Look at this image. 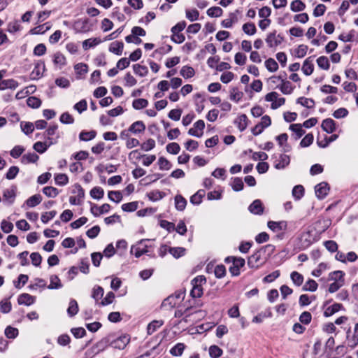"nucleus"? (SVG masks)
<instances>
[{"mask_svg":"<svg viewBox=\"0 0 358 358\" xmlns=\"http://www.w3.org/2000/svg\"><path fill=\"white\" fill-rule=\"evenodd\" d=\"M206 282V279L203 275H198L192 280L191 284L192 285V289L190 294L193 298H198L202 296V285Z\"/></svg>","mask_w":358,"mask_h":358,"instance_id":"1","label":"nucleus"},{"mask_svg":"<svg viewBox=\"0 0 358 358\" xmlns=\"http://www.w3.org/2000/svg\"><path fill=\"white\" fill-rule=\"evenodd\" d=\"M73 28L76 33H87L92 30V24L87 18H81L75 21Z\"/></svg>","mask_w":358,"mask_h":358,"instance_id":"2","label":"nucleus"},{"mask_svg":"<svg viewBox=\"0 0 358 358\" xmlns=\"http://www.w3.org/2000/svg\"><path fill=\"white\" fill-rule=\"evenodd\" d=\"M262 253L264 251L259 250L248 258V264L250 268H258L265 263L266 259L262 257Z\"/></svg>","mask_w":358,"mask_h":358,"instance_id":"3","label":"nucleus"},{"mask_svg":"<svg viewBox=\"0 0 358 358\" xmlns=\"http://www.w3.org/2000/svg\"><path fill=\"white\" fill-rule=\"evenodd\" d=\"M130 342V336L128 334H124L116 339L110 341V346L118 350H123Z\"/></svg>","mask_w":358,"mask_h":358,"instance_id":"4","label":"nucleus"},{"mask_svg":"<svg viewBox=\"0 0 358 358\" xmlns=\"http://www.w3.org/2000/svg\"><path fill=\"white\" fill-rule=\"evenodd\" d=\"M282 41L283 38L280 34H277L276 31L269 33L266 38L268 46L271 48L280 45Z\"/></svg>","mask_w":358,"mask_h":358,"instance_id":"5","label":"nucleus"},{"mask_svg":"<svg viewBox=\"0 0 358 358\" xmlns=\"http://www.w3.org/2000/svg\"><path fill=\"white\" fill-rule=\"evenodd\" d=\"M205 128V122L202 120L196 121L194 124V127L190 128L188 134L196 137H201L203 135V131Z\"/></svg>","mask_w":358,"mask_h":358,"instance_id":"6","label":"nucleus"},{"mask_svg":"<svg viewBox=\"0 0 358 358\" xmlns=\"http://www.w3.org/2000/svg\"><path fill=\"white\" fill-rule=\"evenodd\" d=\"M45 71V64L44 62L39 61L36 64L35 66L30 74V78L32 80L39 79L42 76Z\"/></svg>","mask_w":358,"mask_h":358,"instance_id":"7","label":"nucleus"},{"mask_svg":"<svg viewBox=\"0 0 358 358\" xmlns=\"http://www.w3.org/2000/svg\"><path fill=\"white\" fill-rule=\"evenodd\" d=\"M315 190L317 197L322 199L327 195L329 188L327 183L322 182L315 186Z\"/></svg>","mask_w":358,"mask_h":358,"instance_id":"8","label":"nucleus"},{"mask_svg":"<svg viewBox=\"0 0 358 358\" xmlns=\"http://www.w3.org/2000/svg\"><path fill=\"white\" fill-rule=\"evenodd\" d=\"M268 227L274 232H279L285 231L287 228V223L286 221H269L268 222Z\"/></svg>","mask_w":358,"mask_h":358,"instance_id":"9","label":"nucleus"},{"mask_svg":"<svg viewBox=\"0 0 358 358\" xmlns=\"http://www.w3.org/2000/svg\"><path fill=\"white\" fill-rule=\"evenodd\" d=\"M301 70L306 76H310L313 73L314 71V64L312 57H309L305 59Z\"/></svg>","mask_w":358,"mask_h":358,"instance_id":"10","label":"nucleus"},{"mask_svg":"<svg viewBox=\"0 0 358 358\" xmlns=\"http://www.w3.org/2000/svg\"><path fill=\"white\" fill-rule=\"evenodd\" d=\"M248 210L251 213L255 215H261L263 213L264 208L260 200H255L248 207Z\"/></svg>","mask_w":358,"mask_h":358,"instance_id":"11","label":"nucleus"},{"mask_svg":"<svg viewBox=\"0 0 358 358\" xmlns=\"http://www.w3.org/2000/svg\"><path fill=\"white\" fill-rule=\"evenodd\" d=\"M144 242V240H141L136 246H132L131 249V252L134 253L135 257L138 258L143 254L148 252V246L144 245L143 247H141Z\"/></svg>","mask_w":358,"mask_h":358,"instance_id":"12","label":"nucleus"},{"mask_svg":"<svg viewBox=\"0 0 358 358\" xmlns=\"http://www.w3.org/2000/svg\"><path fill=\"white\" fill-rule=\"evenodd\" d=\"M128 130L131 133L136 135L144 132L145 130V125L142 121H136L129 127Z\"/></svg>","mask_w":358,"mask_h":358,"instance_id":"13","label":"nucleus"},{"mask_svg":"<svg viewBox=\"0 0 358 358\" xmlns=\"http://www.w3.org/2000/svg\"><path fill=\"white\" fill-rule=\"evenodd\" d=\"M110 206L109 204L108 203H104L103 204L102 206L98 207L96 205H93L92 207H91V213L94 215V216H98L100 214H103V213H108L109 210H110Z\"/></svg>","mask_w":358,"mask_h":358,"instance_id":"14","label":"nucleus"},{"mask_svg":"<svg viewBox=\"0 0 358 358\" xmlns=\"http://www.w3.org/2000/svg\"><path fill=\"white\" fill-rule=\"evenodd\" d=\"M322 128L327 133L331 134L336 129L335 122L331 118L325 119L322 123Z\"/></svg>","mask_w":358,"mask_h":358,"instance_id":"15","label":"nucleus"},{"mask_svg":"<svg viewBox=\"0 0 358 358\" xmlns=\"http://www.w3.org/2000/svg\"><path fill=\"white\" fill-rule=\"evenodd\" d=\"M124 48V43L121 41H115L110 43L109 51L117 55H121Z\"/></svg>","mask_w":358,"mask_h":358,"instance_id":"16","label":"nucleus"},{"mask_svg":"<svg viewBox=\"0 0 358 358\" xmlns=\"http://www.w3.org/2000/svg\"><path fill=\"white\" fill-rule=\"evenodd\" d=\"M234 123L241 131H244L248 126V117L246 115L242 114L239 115L236 119Z\"/></svg>","mask_w":358,"mask_h":358,"instance_id":"17","label":"nucleus"},{"mask_svg":"<svg viewBox=\"0 0 358 358\" xmlns=\"http://www.w3.org/2000/svg\"><path fill=\"white\" fill-rule=\"evenodd\" d=\"M35 298L29 294H22L19 296L17 302L19 304H24L26 306H30L34 303Z\"/></svg>","mask_w":358,"mask_h":358,"instance_id":"18","label":"nucleus"},{"mask_svg":"<svg viewBox=\"0 0 358 358\" xmlns=\"http://www.w3.org/2000/svg\"><path fill=\"white\" fill-rule=\"evenodd\" d=\"M164 324L163 320H153L148 324L147 327V333L148 335H152L155 332L159 327Z\"/></svg>","mask_w":358,"mask_h":358,"instance_id":"19","label":"nucleus"},{"mask_svg":"<svg viewBox=\"0 0 358 358\" xmlns=\"http://www.w3.org/2000/svg\"><path fill=\"white\" fill-rule=\"evenodd\" d=\"M18 87V83L13 79L4 80L0 82V90L13 89Z\"/></svg>","mask_w":358,"mask_h":358,"instance_id":"20","label":"nucleus"},{"mask_svg":"<svg viewBox=\"0 0 358 358\" xmlns=\"http://www.w3.org/2000/svg\"><path fill=\"white\" fill-rule=\"evenodd\" d=\"M279 88L281 92L284 94H290L294 90V87L292 83L289 81L285 80L284 79L281 80V84Z\"/></svg>","mask_w":358,"mask_h":358,"instance_id":"21","label":"nucleus"},{"mask_svg":"<svg viewBox=\"0 0 358 358\" xmlns=\"http://www.w3.org/2000/svg\"><path fill=\"white\" fill-rule=\"evenodd\" d=\"M344 275L345 273L341 271H336L331 272L329 275V280L334 282H341L344 283Z\"/></svg>","mask_w":358,"mask_h":358,"instance_id":"22","label":"nucleus"},{"mask_svg":"<svg viewBox=\"0 0 358 358\" xmlns=\"http://www.w3.org/2000/svg\"><path fill=\"white\" fill-rule=\"evenodd\" d=\"M42 201V196L40 194H34L26 201V205L28 207L33 208L38 205Z\"/></svg>","mask_w":358,"mask_h":358,"instance_id":"23","label":"nucleus"},{"mask_svg":"<svg viewBox=\"0 0 358 358\" xmlns=\"http://www.w3.org/2000/svg\"><path fill=\"white\" fill-rule=\"evenodd\" d=\"M289 157L287 155H280L279 161L275 164V167L278 169H284L289 164Z\"/></svg>","mask_w":358,"mask_h":358,"instance_id":"24","label":"nucleus"},{"mask_svg":"<svg viewBox=\"0 0 358 358\" xmlns=\"http://www.w3.org/2000/svg\"><path fill=\"white\" fill-rule=\"evenodd\" d=\"M99 352L105 350L110 345V338L106 337L94 345Z\"/></svg>","mask_w":358,"mask_h":358,"instance_id":"25","label":"nucleus"},{"mask_svg":"<svg viewBox=\"0 0 358 358\" xmlns=\"http://www.w3.org/2000/svg\"><path fill=\"white\" fill-rule=\"evenodd\" d=\"M53 62L61 69L66 64V57L61 52H56L54 55Z\"/></svg>","mask_w":358,"mask_h":358,"instance_id":"26","label":"nucleus"},{"mask_svg":"<svg viewBox=\"0 0 358 358\" xmlns=\"http://www.w3.org/2000/svg\"><path fill=\"white\" fill-rule=\"evenodd\" d=\"M101 43V40L98 38H92L85 40L83 42V48L84 50H87L90 48L94 47Z\"/></svg>","mask_w":358,"mask_h":358,"instance_id":"27","label":"nucleus"},{"mask_svg":"<svg viewBox=\"0 0 358 358\" xmlns=\"http://www.w3.org/2000/svg\"><path fill=\"white\" fill-rule=\"evenodd\" d=\"M264 64L266 69L271 73L275 72L278 69V64L273 58L266 59Z\"/></svg>","mask_w":358,"mask_h":358,"instance_id":"28","label":"nucleus"},{"mask_svg":"<svg viewBox=\"0 0 358 358\" xmlns=\"http://www.w3.org/2000/svg\"><path fill=\"white\" fill-rule=\"evenodd\" d=\"M51 27V25L49 23H45L42 25L37 26L34 29H31L30 32L32 34H43L48 30H49Z\"/></svg>","mask_w":358,"mask_h":358,"instance_id":"29","label":"nucleus"},{"mask_svg":"<svg viewBox=\"0 0 358 358\" xmlns=\"http://www.w3.org/2000/svg\"><path fill=\"white\" fill-rule=\"evenodd\" d=\"M185 348V345L184 343H179L174 345L171 350L170 353L173 356H181L183 353V351Z\"/></svg>","mask_w":358,"mask_h":358,"instance_id":"30","label":"nucleus"},{"mask_svg":"<svg viewBox=\"0 0 358 358\" xmlns=\"http://www.w3.org/2000/svg\"><path fill=\"white\" fill-rule=\"evenodd\" d=\"M302 127L301 124H292L289 126V129L296 134V139L301 138L305 134Z\"/></svg>","mask_w":358,"mask_h":358,"instance_id":"31","label":"nucleus"},{"mask_svg":"<svg viewBox=\"0 0 358 358\" xmlns=\"http://www.w3.org/2000/svg\"><path fill=\"white\" fill-rule=\"evenodd\" d=\"M296 103L307 108H313L315 106V101L312 99L299 97L296 100Z\"/></svg>","mask_w":358,"mask_h":358,"instance_id":"32","label":"nucleus"},{"mask_svg":"<svg viewBox=\"0 0 358 358\" xmlns=\"http://www.w3.org/2000/svg\"><path fill=\"white\" fill-rule=\"evenodd\" d=\"M180 75L187 79L193 77L194 76L195 71L194 69L189 66H184L180 72Z\"/></svg>","mask_w":358,"mask_h":358,"instance_id":"33","label":"nucleus"},{"mask_svg":"<svg viewBox=\"0 0 358 358\" xmlns=\"http://www.w3.org/2000/svg\"><path fill=\"white\" fill-rule=\"evenodd\" d=\"M343 306L341 303H334L333 305L329 306L324 311V315L326 317H329L336 312L339 311Z\"/></svg>","mask_w":358,"mask_h":358,"instance_id":"34","label":"nucleus"},{"mask_svg":"<svg viewBox=\"0 0 358 358\" xmlns=\"http://www.w3.org/2000/svg\"><path fill=\"white\" fill-rule=\"evenodd\" d=\"M133 69L134 73L141 77L145 76L148 73V69L145 66H142L138 64L133 65Z\"/></svg>","mask_w":358,"mask_h":358,"instance_id":"35","label":"nucleus"},{"mask_svg":"<svg viewBox=\"0 0 358 358\" xmlns=\"http://www.w3.org/2000/svg\"><path fill=\"white\" fill-rule=\"evenodd\" d=\"M223 353L222 350L217 345H213L209 348V356L211 358H219Z\"/></svg>","mask_w":358,"mask_h":358,"instance_id":"36","label":"nucleus"},{"mask_svg":"<svg viewBox=\"0 0 358 358\" xmlns=\"http://www.w3.org/2000/svg\"><path fill=\"white\" fill-rule=\"evenodd\" d=\"M90 196L94 199L96 200H99L101 198H103L104 194L103 189L100 187H93L90 192Z\"/></svg>","mask_w":358,"mask_h":358,"instance_id":"37","label":"nucleus"},{"mask_svg":"<svg viewBox=\"0 0 358 358\" xmlns=\"http://www.w3.org/2000/svg\"><path fill=\"white\" fill-rule=\"evenodd\" d=\"M306 5L301 0H294L290 4V9L293 12H299L305 9Z\"/></svg>","mask_w":358,"mask_h":358,"instance_id":"38","label":"nucleus"},{"mask_svg":"<svg viewBox=\"0 0 358 358\" xmlns=\"http://www.w3.org/2000/svg\"><path fill=\"white\" fill-rule=\"evenodd\" d=\"M176 208L178 210H183L187 205V201L181 195H177L175 197Z\"/></svg>","mask_w":358,"mask_h":358,"instance_id":"39","label":"nucleus"},{"mask_svg":"<svg viewBox=\"0 0 358 358\" xmlns=\"http://www.w3.org/2000/svg\"><path fill=\"white\" fill-rule=\"evenodd\" d=\"M38 159V156L34 153H27L22 157V162L23 164L34 163Z\"/></svg>","mask_w":358,"mask_h":358,"instance_id":"40","label":"nucleus"},{"mask_svg":"<svg viewBox=\"0 0 358 358\" xmlns=\"http://www.w3.org/2000/svg\"><path fill=\"white\" fill-rule=\"evenodd\" d=\"M50 280V283L48 287V289H59L62 287L60 280L57 275H51Z\"/></svg>","mask_w":358,"mask_h":358,"instance_id":"41","label":"nucleus"},{"mask_svg":"<svg viewBox=\"0 0 358 358\" xmlns=\"http://www.w3.org/2000/svg\"><path fill=\"white\" fill-rule=\"evenodd\" d=\"M185 15L189 21L194 22L199 19V13L196 8L187 9L185 10Z\"/></svg>","mask_w":358,"mask_h":358,"instance_id":"42","label":"nucleus"},{"mask_svg":"<svg viewBox=\"0 0 358 358\" xmlns=\"http://www.w3.org/2000/svg\"><path fill=\"white\" fill-rule=\"evenodd\" d=\"M207 15L211 17H218L222 15L223 10L220 7L213 6L208 9Z\"/></svg>","mask_w":358,"mask_h":358,"instance_id":"43","label":"nucleus"},{"mask_svg":"<svg viewBox=\"0 0 358 358\" xmlns=\"http://www.w3.org/2000/svg\"><path fill=\"white\" fill-rule=\"evenodd\" d=\"M243 31L245 34L252 36L256 33L257 29L254 23L248 22L243 25Z\"/></svg>","mask_w":358,"mask_h":358,"instance_id":"44","label":"nucleus"},{"mask_svg":"<svg viewBox=\"0 0 358 358\" xmlns=\"http://www.w3.org/2000/svg\"><path fill=\"white\" fill-rule=\"evenodd\" d=\"M317 64L318 66L324 70H328L330 67L329 59L325 56H320L317 59Z\"/></svg>","mask_w":358,"mask_h":358,"instance_id":"45","label":"nucleus"},{"mask_svg":"<svg viewBox=\"0 0 358 358\" xmlns=\"http://www.w3.org/2000/svg\"><path fill=\"white\" fill-rule=\"evenodd\" d=\"M148 105V101L145 99H137L134 100L132 106L136 110L143 109Z\"/></svg>","mask_w":358,"mask_h":358,"instance_id":"46","label":"nucleus"},{"mask_svg":"<svg viewBox=\"0 0 358 358\" xmlns=\"http://www.w3.org/2000/svg\"><path fill=\"white\" fill-rule=\"evenodd\" d=\"M96 131H81L79 135V138L80 141H88L90 140H92L96 136Z\"/></svg>","mask_w":358,"mask_h":358,"instance_id":"47","label":"nucleus"},{"mask_svg":"<svg viewBox=\"0 0 358 358\" xmlns=\"http://www.w3.org/2000/svg\"><path fill=\"white\" fill-rule=\"evenodd\" d=\"M205 195L203 190H199L190 198V201L193 204L199 205L201 203L202 199Z\"/></svg>","mask_w":358,"mask_h":358,"instance_id":"48","label":"nucleus"},{"mask_svg":"<svg viewBox=\"0 0 358 358\" xmlns=\"http://www.w3.org/2000/svg\"><path fill=\"white\" fill-rule=\"evenodd\" d=\"M43 192L48 197H52V198L56 197L59 194L58 189L57 188L51 187V186L45 187L43 189Z\"/></svg>","mask_w":358,"mask_h":358,"instance_id":"49","label":"nucleus"},{"mask_svg":"<svg viewBox=\"0 0 358 358\" xmlns=\"http://www.w3.org/2000/svg\"><path fill=\"white\" fill-rule=\"evenodd\" d=\"M3 199L7 201L9 203H12L14 201L15 197V193L13 189H6L3 193Z\"/></svg>","mask_w":358,"mask_h":358,"instance_id":"50","label":"nucleus"},{"mask_svg":"<svg viewBox=\"0 0 358 358\" xmlns=\"http://www.w3.org/2000/svg\"><path fill=\"white\" fill-rule=\"evenodd\" d=\"M169 251L175 258H179L185 255V249L182 247L169 248Z\"/></svg>","mask_w":358,"mask_h":358,"instance_id":"51","label":"nucleus"},{"mask_svg":"<svg viewBox=\"0 0 358 358\" xmlns=\"http://www.w3.org/2000/svg\"><path fill=\"white\" fill-rule=\"evenodd\" d=\"M78 311V306L76 300L72 299L69 303L67 313L70 317L74 316Z\"/></svg>","mask_w":358,"mask_h":358,"instance_id":"52","label":"nucleus"},{"mask_svg":"<svg viewBox=\"0 0 358 358\" xmlns=\"http://www.w3.org/2000/svg\"><path fill=\"white\" fill-rule=\"evenodd\" d=\"M290 277L294 284L296 285V286H300L302 285L303 282V277L297 271H293L291 273Z\"/></svg>","mask_w":358,"mask_h":358,"instance_id":"53","label":"nucleus"},{"mask_svg":"<svg viewBox=\"0 0 358 358\" xmlns=\"http://www.w3.org/2000/svg\"><path fill=\"white\" fill-rule=\"evenodd\" d=\"M159 168L160 170L168 171L171 168V162L163 157H160L158 159Z\"/></svg>","mask_w":358,"mask_h":358,"instance_id":"54","label":"nucleus"},{"mask_svg":"<svg viewBox=\"0 0 358 358\" xmlns=\"http://www.w3.org/2000/svg\"><path fill=\"white\" fill-rule=\"evenodd\" d=\"M103 289L100 286H96L93 288L92 297L97 301L99 299L103 297Z\"/></svg>","mask_w":358,"mask_h":358,"instance_id":"55","label":"nucleus"},{"mask_svg":"<svg viewBox=\"0 0 358 358\" xmlns=\"http://www.w3.org/2000/svg\"><path fill=\"white\" fill-rule=\"evenodd\" d=\"M52 143L50 142L48 145L46 143L38 141L34 143V149L39 152V153H43L48 148L49 145H50Z\"/></svg>","mask_w":358,"mask_h":358,"instance_id":"56","label":"nucleus"},{"mask_svg":"<svg viewBox=\"0 0 358 358\" xmlns=\"http://www.w3.org/2000/svg\"><path fill=\"white\" fill-rule=\"evenodd\" d=\"M124 80V85L129 87H133L137 83L136 79L130 73H126Z\"/></svg>","mask_w":358,"mask_h":358,"instance_id":"57","label":"nucleus"},{"mask_svg":"<svg viewBox=\"0 0 358 358\" xmlns=\"http://www.w3.org/2000/svg\"><path fill=\"white\" fill-rule=\"evenodd\" d=\"M55 182L59 185H65L69 182L68 176L64 173H59L55 176Z\"/></svg>","mask_w":358,"mask_h":358,"instance_id":"58","label":"nucleus"},{"mask_svg":"<svg viewBox=\"0 0 358 358\" xmlns=\"http://www.w3.org/2000/svg\"><path fill=\"white\" fill-rule=\"evenodd\" d=\"M75 71L78 75L82 76L87 73L88 66L83 63H78L74 66Z\"/></svg>","mask_w":358,"mask_h":358,"instance_id":"59","label":"nucleus"},{"mask_svg":"<svg viewBox=\"0 0 358 358\" xmlns=\"http://www.w3.org/2000/svg\"><path fill=\"white\" fill-rule=\"evenodd\" d=\"M304 194V188L302 185H296L292 189V195L296 199H300Z\"/></svg>","mask_w":358,"mask_h":358,"instance_id":"60","label":"nucleus"},{"mask_svg":"<svg viewBox=\"0 0 358 358\" xmlns=\"http://www.w3.org/2000/svg\"><path fill=\"white\" fill-rule=\"evenodd\" d=\"M307 50V45L303 44L299 45L298 48L295 50V56L298 58H302L306 55Z\"/></svg>","mask_w":358,"mask_h":358,"instance_id":"61","label":"nucleus"},{"mask_svg":"<svg viewBox=\"0 0 358 358\" xmlns=\"http://www.w3.org/2000/svg\"><path fill=\"white\" fill-rule=\"evenodd\" d=\"M317 286L316 281L309 280L305 283L303 289L305 291L315 292L317 289Z\"/></svg>","mask_w":358,"mask_h":358,"instance_id":"62","label":"nucleus"},{"mask_svg":"<svg viewBox=\"0 0 358 358\" xmlns=\"http://www.w3.org/2000/svg\"><path fill=\"white\" fill-rule=\"evenodd\" d=\"M27 103L28 106L31 108H37L41 106V101L39 99L35 96H31L27 99Z\"/></svg>","mask_w":358,"mask_h":358,"instance_id":"63","label":"nucleus"},{"mask_svg":"<svg viewBox=\"0 0 358 358\" xmlns=\"http://www.w3.org/2000/svg\"><path fill=\"white\" fill-rule=\"evenodd\" d=\"M108 198L111 201L116 202V203H119L122 199V195L121 192H118V191H110L108 192Z\"/></svg>","mask_w":358,"mask_h":358,"instance_id":"64","label":"nucleus"}]
</instances>
